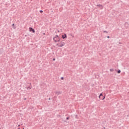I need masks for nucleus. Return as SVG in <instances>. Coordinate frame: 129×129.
<instances>
[{
	"mask_svg": "<svg viewBox=\"0 0 129 129\" xmlns=\"http://www.w3.org/2000/svg\"><path fill=\"white\" fill-rule=\"evenodd\" d=\"M55 93L57 94V95H59V94H61V93H60V92H56Z\"/></svg>",
	"mask_w": 129,
	"mask_h": 129,
	"instance_id": "obj_6",
	"label": "nucleus"
},
{
	"mask_svg": "<svg viewBox=\"0 0 129 129\" xmlns=\"http://www.w3.org/2000/svg\"><path fill=\"white\" fill-rule=\"evenodd\" d=\"M60 79H61V80H64V78H63V77H61V78H60Z\"/></svg>",
	"mask_w": 129,
	"mask_h": 129,
	"instance_id": "obj_13",
	"label": "nucleus"
},
{
	"mask_svg": "<svg viewBox=\"0 0 129 129\" xmlns=\"http://www.w3.org/2000/svg\"><path fill=\"white\" fill-rule=\"evenodd\" d=\"M53 61H55V58H53Z\"/></svg>",
	"mask_w": 129,
	"mask_h": 129,
	"instance_id": "obj_19",
	"label": "nucleus"
},
{
	"mask_svg": "<svg viewBox=\"0 0 129 129\" xmlns=\"http://www.w3.org/2000/svg\"><path fill=\"white\" fill-rule=\"evenodd\" d=\"M97 7H99V8H100V9L102 10V8H103L102 5H97Z\"/></svg>",
	"mask_w": 129,
	"mask_h": 129,
	"instance_id": "obj_5",
	"label": "nucleus"
},
{
	"mask_svg": "<svg viewBox=\"0 0 129 129\" xmlns=\"http://www.w3.org/2000/svg\"><path fill=\"white\" fill-rule=\"evenodd\" d=\"M48 99H49V100H51V98H50Z\"/></svg>",
	"mask_w": 129,
	"mask_h": 129,
	"instance_id": "obj_20",
	"label": "nucleus"
},
{
	"mask_svg": "<svg viewBox=\"0 0 129 129\" xmlns=\"http://www.w3.org/2000/svg\"><path fill=\"white\" fill-rule=\"evenodd\" d=\"M61 38H62V39H65L66 38H67V35L66 34H64V35H62Z\"/></svg>",
	"mask_w": 129,
	"mask_h": 129,
	"instance_id": "obj_4",
	"label": "nucleus"
},
{
	"mask_svg": "<svg viewBox=\"0 0 129 129\" xmlns=\"http://www.w3.org/2000/svg\"><path fill=\"white\" fill-rule=\"evenodd\" d=\"M61 45H59V43L56 44V46H58V47H63V46L65 45V42L63 41L60 42Z\"/></svg>",
	"mask_w": 129,
	"mask_h": 129,
	"instance_id": "obj_1",
	"label": "nucleus"
},
{
	"mask_svg": "<svg viewBox=\"0 0 129 129\" xmlns=\"http://www.w3.org/2000/svg\"><path fill=\"white\" fill-rule=\"evenodd\" d=\"M103 33H106V34H107L108 32H107V31H103Z\"/></svg>",
	"mask_w": 129,
	"mask_h": 129,
	"instance_id": "obj_12",
	"label": "nucleus"
},
{
	"mask_svg": "<svg viewBox=\"0 0 129 129\" xmlns=\"http://www.w3.org/2000/svg\"><path fill=\"white\" fill-rule=\"evenodd\" d=\"M55 38H56V40H58V38H57V36L55 37Z\"/></svg>",
	"mask_w": 129,
	"mask_h": 129,
	"instance_id": "obj_16",
	"label": "nucleus"
},
{
	"mask_svg": "<svg viewBox=\"0 0 129 129\" xmlns=\"http://www.w3.org/2000/svg\"><path fill=\"white\" fill-rule=\"evenodd\" d=\"M43 35H45V33H43Z\"/></svg>",
	"mask_w": 129,
	"mask_h": 129,
	"instance_id": "obj_22",
	"label": "nucleus"
},
{
	"mask_svg": "<svg viewBox=\"0 0 129 129\" xmlns=\"http://www.w3.org/2000/svg\"><path fill=\"white\" fill-rule=\"evenodd\" d=\"M107 38H108V39H109V36H107Z\"/></svg>",
	"mask_w": 129,
	"mask_h": 129,
	"instance_id": "obj_18",
	"label": "nucleus"
},
{
	"mask_svg": "<svg viewBox=\"0 0 129 129\" xmlns=\"http://www.w3.org/2000/svg\"><path fill=\"white\" fill-rule=\"evenodd\" d=\"M24 100H26V98L24 99Z\"/></svg>",
	"mask_w": 129,
	"mask_h": 129,
	"instance_id": "obj_21",
	"label": "nucleus"
},
{
	"mask_svg": "<svg viewBox=\"0 0 129 129\" xmlns=\"http://www.w3.org/2000/svg\"><path fill=\"white\" fill-rule=\"evenodd\" d=\"M105 98V96H104L103 99H102V100H104Z\"/></svg>",
	"mask_w": 129,
	"mask_h": 129,
	"instance_id": "obj_14",
	"label": "nucleus"
},
{
	"mask_svg": "<svg viewBox=\"0 0 129 129\" xmlns=\"http://www.w3.org/2000/svg\"><path fill=\"white\" fill-rule=\"evenodd\" d=\"M110 72H113V71H114V70L113 69H110Z\"/></svg>",
	"mask_w": 129,
	"mask_h": 129,
	"instance_id": "obj_7",
	"label": "nucleus"
},
{
	"mask_svg": "<svg viewBox=\"0 0 129 129\" xmlns=\"http://www.w3.org/2000/svg\"><path fill=\"white\" fill-rule=\"evenodd\" d=\"M12 26H13L14 29H16V27L15 26V24H13Z\"/></svg>",
	"mask_w": 129,
	"mask_h": 129,
	"instance_id": "obj_9",
	"label": "nucleus"
},
{
	"mask_svg": "<svg viewBox=\"0 0 129 129\" xmlns=\"http://www.w3.org/2000/svg\"><path fill=\"white\" fill-rule=\"evenodd\" d=\"M29 31L32 32V33H35V30L34 29H33V28H32V27L29 28Z\"/></svg>",
	"mask_w": 129,
	"mask_h": 129,
	"instance_id": "obj_3",
	"label": "nucleus"
},
{
	"mask_svg": "<svg viewBox=\"0 0 129 129\" xmlns=\"http://www.w3.org/2000/svg\"><path fill=\"white\" fill-rule=\"evenodd\" d=\"M40 13H43V11L40 10Z\"/></svg>",
	"mask_w": 129,
	"mask_h": 129,
	"instance_id": "obj_15",
	"label": "nucleus"
},
{
	"mask_svg": "<svg viewBox=\"0 0 129 129\" xmlns=\"http://www.w3.org/2000/svg\"><path fill=\"white\" fill-rule=\"evenodd\" d=\"M56 37H57L53 38V40L54 42H60V38L59 37V36H58V35H56Z\"/></svg>",
	"mask_w": 129,
	"mask_h": 129,
	"instance_id": "obj_2",
	"label": "nucleus"
},
{
	"mask_svg": "<svg viewBox=\"0 0 129 129\" xmlns=\"http://www.w3.org/2000/svg\"><path fill=\"white\" fill-rule=\"evenodd\" d=\"M120 72H121L120 70H118V71H117V73H118V74L120 73Z\"/></svg>",
	"mask_w": 129,
	"mask_h": 129,
	"instance_id": "obj_11",
	"label": "nucleus"
},
{
	"mask_svg": "<svg viewBox=\"0 0 129 129\" xmlns=\"http://www.w3.org/2000/svg\"><path fill=\"white\" fill-rule=\"evenodd\" d=\"M67 119H69V117H67Z\"/></svg>",
	"mask_w": 129,
	"mask_h": 129,
	"instance_id": "obj_17",
	"label": "nucleus"
},
{
	"mask_svg": "<svg viewBox=\"0 0 129 129\" xmlns=\"http://www.w3.org/2000/svg\"><path fill=\"white\" fill-rule=\"evenodd\" d=\"M128 93H129V92Z\"/></svg>",
	"mask_w": 129,
	"mask_h": 129,
	"instance_id": "obj_23",
	"label": "nucleus"
},
{
	"mask_svg": "<svg viewBox=\"0 0 129 129\" xmlns=\"http://www.w3.org/2000/svg\"><path fill=\"white\" fill-rule=\"evenodd\" d=\"M100 96H103V95H102V93H101L99 96V98H100Z\"/></svg>",
	"mask_w": 129,
	"mask_h": 129,
	"instance_id": "obj_10",
	"label": "nucleus"
},
{
	"mask_svg": "<svg viewBox=\"0 0 129 129\" xmlns=\"http://www.w3.org/2000/svg\"><path fill=\"white\" fill-rule=\"evenodd\" d=\"M27 89H32V87H28L27 88H26Z\"/></svg>",
	"mask_w": 129,
	"mask_h": 129,
	"instance_id": "obj_8",
	"label": "nucleus"
}]
</instances>
